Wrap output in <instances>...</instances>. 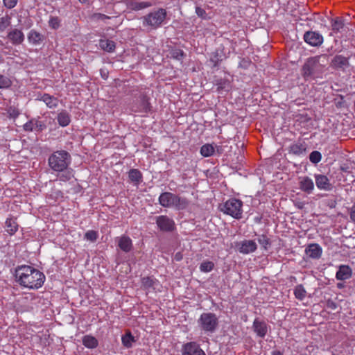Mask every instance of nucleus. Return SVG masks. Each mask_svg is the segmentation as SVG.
Returning a JSON list of instances; mask_svg holds the SVG:
<instances>
[{"label": "nucleus", "instance_id": "57", "mask_svg": "<svg viewBox=\"0 0 355 355\" xmlns=\"http://www.w3.org/2000/svg\"><path fill=\"white\" fill-rule=\"evenodd\" d=\"M337 286H338V288H342L343 287V284H341V283H338V284H337Z\"/></svg>", "mask_w": 355, "mask_h": 355}, {"label": "nucleus", "instance_id": "46", "mask_svg": "<svg viewBox=\"0 0 355 355\" xmlns=\"http://www.w3.org/2000/svg\"><path fill=\"white\" fill-rule=\"evenodd\" d=\"M10 118L15 119L19 115V110L15 106H10L7 110Z\"/></svg>", "mask_w": 355, "mask_h": 355}, {"label": "nucleus", "instance_id": "21", "mask_svg": "<svg viewBox=\"0 0 355 355\" xmlns=\"http://www.w3.org/2000/svg\"><path fill=\"white\" fill-rule=\"evenodd\" d=\"M173 193L171 192H164L161 193L159 197V202L164 207H173V203H174V198Z\"/></svg>", "mask_w": 355, "mask_h": 355}, {"label": "nucleus", "instance_id": "14", "mask_svg": "<svg viewBox=\"0 0 355 355\" xmlns=\"http://www.w3.org/2000/svg\"><path fill=\"white\" fill-rule=\"evenodd\" d=\"M252 328L257 336L263 338L268 333V326L265 321L256 318L253 322Z\"/></svg>", "mask_w": 355, "mask_h": 355}, {"label": "nucleus", "instance_id": "25", "mask_svg": "<svg viewBox=\"0 0 355 355\" xmlns=\"http://www.w3.org/2000/svg\"><path fill=\"white\" fill-rule=\"evenodd\" d=\"M100 48L107 52H113L116 48V44L114 41L107 39H101L99 41Z\"/></svg>", "mask_w": 355, "mask_h": 355}, {"label": "nucleus", "instance_id": "33", "mask_svg": "<svg viewBox=\"0 0 355 355\" xmlns=\"http://www.w3.org/2000/svg\"><path fill=\"white\" fill-rule=\"evenodd\" d=\"M215 153V148L212 144H205L200 148V153L203 157H210Z\"/></svg>", "mask_w": 355, "mask_h": 355}, {"label": "nucleus", "instance_id": "27", "mask_svg": "<svg viewBox=\"0 0 355 355\" xmlns=\"http://www.w3.org/2000/svg\"><path fill=\"white\" fill-rule=\"evenodd\" d=\"M344 26V19L341 17H336L335 18H332L331 20V30L335 33L340 32V30L343 28Z\"/></svg>", "mask_w": 355, "mask_h": 355}, {"label": "nucleus", "instance_id": "42", "mask_svg": "<svg viewBox=\"0 0 355 355\" xmlns=\"http://www.w3.org/2000/svg\"><path fill=\"white\" fill-rule=\"evenodd\" d=\"M61 172H62V173L58 175V176L60 180L66 182V181L69 180L71 178L72 174L70 171L67 169L64 171H61Z\"/></svg>", "mask_w": 355, "mask_h": 355}, {"label": "nucleus", "instance_id": "58", "mask_svg": "<svg viewBox=\"0 0 355 355\" xmlns=\"http://www.w3.org/2000/svg\"><path fill=\"white\" fill-rule=\"evenodd\" d=\"M81 3H86L87 0H79Z\"/></svg>", "mask_w": 355, "mask_h": 355}, {"label": "nucleus", "instance_id": "54", "mask_svg": "<svg viewBox=\"0 0 355 355\" xmlns=\"http://www.w3.org/2000/svg\"><path fill=\"white\" fill-rule=\"evenodd\" d=\"M223 151L222 147L216 146V152L218 154H221Z\"/></svg>", "mask_w": 355, "mask_h": 355}, {"label": "nucleus", "instance_id": "43", "mask_svg": "<svg viewBox=\"0 0 355 355\" xmlns=\"http://www.w3.org/2000/svg\"><path fill=\"white\" fill-rule=\"evenodd\" d=\"M10 25V19L9 17H1L0 19V31H5Z\"/></svg>", "mask_w": 355, "mask_h": 355}, {"label": "nucleus", "instance_id": "11", "mask_svg": "<svg viewBox=\"0 0 355 355\" xmlns=\"http://www.w3.org/2000/svg\"><path fill=\"white\" fill-rule=\"evenodd\" d=\"M305 42L312 46H320L323 43V37L316 31H309L304 34Z\"/></svg>", "mask_w": 355, "mask_h": 355}, {"label": "nucleus", "instance_id": "29", "mask_svg": "<svg viewBox=\"0 0 355 355\" xmlns=\"http://www.w3.org/2000/svg\"><path fill=\"white\" fill-rule=\"evenodd\" d=\"M18 224L16 221V219L12 218H9L6 221V232L10 235H13L18 230Z\"/></svg>", "mask_w": 355, "mask_h": 355}, {"label": "nucleus", "instance_id": "9", "mask_svg": "<svg viewBox=\"0 0 355 355\" xmlns=\"http://www.w3.org/2000/svg\"><path fill=\"white\" fill-rule=\"evenodd\" d=\"M236 250L242 254H247L255 252L257 249V245L253 240H247L236 242L235 243Z\"/></svg>", "mask_w": 355, "mask_h": 355}, {"label": "nucleus", "instance_id": "5", "mask_svg": "<svg viewBox=\"0 0 355 355\" xmlns=\"http://www.w3.org/2000/svg\"><path fill=\"white\" fill-rule=\"evenodd\" d=\"M166 15L167 12L165 9L159 8L144 17V25H148L154 28H157L164 22Z\"/></svg>", "mask_w": 355, "mask_h": 355}, {"label": "nucleus", "instance_id": "50", "mask_svg": "<svg viewBox=\"0 0 355 355\" xmlns=\"http://www.w3.org/2000/svg\"><path fill=\"white\" fill-rule=\"evenodd\" d=\"M24 129L26 131L34 130L33 119H31L28 122L26 123L24 125Z\"/></svg>", "mask_w": 355, "mask_h": 355}, {"label": "nucleus", "instance_id": "51", "mask_svg": "<svg viewBox=\"0 0 355 355\" xmlns=\"http://www.w3.org/2000/svg\"><path fill=\"white\" fill-rule=\"evenodd\" d=\"M94 17L98 20H105L107 19H110V17L101 13L95 14Z\"/></svg>", "mask_w": 355, "mask_h": 355}, {"label": "nucleus", "instance_id": "52", "mask_svg": "<svg viewBox=\"0 0 355 355\" xmlns=\"http://www.w3.org/2000/svg\"><path fill=\"white\" fill-rule=\"evenodd\" d=\"M349 216L351 220L355 223V203L353 205L352 207L351 208Z\"/></svg>", "mask_w": 355, "mask_h": 355}, {"label": "nucleus", "instance_id": "38", "mask_svg": "<svg viewBox=\"0 0 355 355\" xmlns=\"http://www.w3.org/2000/svg\"><path fill=\"white\" fill-rule=\"evenodd\" d=\"M11 85L12 81L8 77L0 74V89L8 88Z\"/></svg>", "mask_w": 355, "mask_h": 355}, {"label": "nucleus", "instance_id": "55", "mask_svg": "<svg viewBox=\"0 0 355 355\" xmlns=\"http://www.w3.org/2000/svg\"><path fill=\"white\" fill-rule=\"evenodd\" d=\"M272 355H283V354L280 351H274L272 352Z\"/></svg>", "mask_w": 355, "mask_h": 355}, {"label": "nucleus", "instance_id": "19", "mask_svg": "<svg viewBox=\"0 0 355 355\" xmlns=\"http://www.w3.org/2000/svg\"><path fill=\"white\" fill-rule=\"evenodd\" d=\"M352 275V270L347 265H341L339 266L338 270L336 272V277L338 280H346L349 279Z\"/></svg>", "mask_w": 355, "mask_h": 355}, {"label": "nucleus", "instance_id": "22", "mask_svg": "<svg viewBox=\"0 0 355 355\" xmlns=\"http://www.w3.org/2000/svg\"><path fill=\"white\" fill-rule=\"evenodd\" d=\"M152 3L149 1H141L139 2L134 0L128 1L127 3V7L128 9L132 10H140L152 6Z\"/></svg>", "mask_w": 355, "mask_h": 355}, {"label": "nucleus", "instance_id": "15", "mask_svg": "<svg viewBox=\"0 0 355 355\" xmlns=\"http://www.w3.org/2000/svg\"><path fill=\"white\" fill-rule=\"evenodd\" d=\"M322 252V248L317 243H311L305 249V254L310 258L318 259Z\"/></svg>", "mask_w": 355, "mask_h": 355}, {"label": "nucleus", "instance_id": "36", "mask_svg": "<svg viewBox=\"0 0 355 355\" xmlns=\"http://www.w3.org/2000/svg\"><path fill=\"white\" fill-rule=\"evenodd\" d=\"M214 263L211 261H205L201 263L200 269L202 272H208L214 269Z\"/></svg>", "mask_w": 355, "mask_h": 355}, {"label": "nucleus", "instance_id": "2", "mask_svg": "<svg viewBox=\"0 0 355 355\" xmlns=\"http://www.w3.org/2000/svg\"><path fill=\"white\" fill-rule=\"evenodd\" d=\"M328 63V56L321 54L309 58L301 69V74L305 80L321 78Z\"/></svg>", "mask_w": 355, "mask_h": 355}, {"label": "nucleus", "instance_id": "45", "mask_svg": "<svg viewBox=\"0 0 355 355\" xmlns=\"http://www.w3.org/2000/svg\"><path fill=\"white\" fill-rule=\"evenodd\" d=\"M60 20L58 17H51L49 19V26L53 29H57L60 26Z\"/></svg>", "mask_w": 355, "mask_h": 355}, {"label": "nucleus", "instance_id": "28", "mask_svg": "<svg viewBox=\"0 0 355 355\" xmlns=\"http://www.w3.org/2000/svg\"><path fill=\"white\" fill-rule=\"evenodd\" d=\"M289 148L290 153L296 155H300L306 153V145L304 143H295L291 145Z\"/></svg>", "mask_w": 355, "mask_h": 355}, {"label": "nucleus", "instance_id": "26", "mask_svg": "<svg viewBox=\"0 0 355 355\" xmlns=\"http://www.w3.org/2000/svg\"><path fill=\"white\" fill-rule=\"evenodd\" d=\"M58 124L60 126H67L71 122L70 114L66 110H62L57 116Z\"/></svg>", "mask_w": 355, "mask_h": 355}, {"label": "nucleus", "instance_id": "18", "mask_svg": "<svg viewBox=\"0 0 355 355\" xmlns=\"http://www.w3.org/2000/svg\"><path fill=\"white\" fill-rule=\"evenodd\" d=\"M7 37L14 45L21 44L24 40L22 31L16 28L11 30Z\"/></svg>", "mask_w": 355, "mask_h": 355}, {"label": "nucleus", "instance_id": "48", "mask_svg": "<svg viewBox=\"0 0 355 355\" xmlns=\"http://www.w3.org/2000/svg\"><path fill=\"white\" fill-rule=\"evenodd\" d=\"M17 1L18 0H3V4L8 9H11L17 5Z\"/></svg>", "mask_w": 355, "mask_h": 355}, {"label": "nucleus", "instance_id": "32", "mask_svg": "<svg viewBox=\"0 0 355 355\" xmlns=\"http://www.w3.org/2000/svg\"><path fill=\"white\" fill-rule=\"evenodd\" d=\"M158 281L153 277H144L141 279V285L145 289H155Z\"/></svg>", "mask_w": 355, "mask_h": 355}, {"label": "nucleus", "instance_id": "53", "mask_svg": "<svg viewBox=\"0 0 355 355\" xmlns=\"http://www.w3.org/2000/svg\"><path fill=\"white\" fill-rule=\"evenodd\" d=\"M175 259L176 261H180L182 259V256L180 255V253H177L175 256Z\"/></svg>", "mask_w": 355, "mask_h": 355}, {"label": "nucleus", "instance_id": "8", "mask_svg": "<svg viewBox=\"0 0 355 355\" xmlns=\"http://www.w3.org/2000/svg\"><path fill=\"white\" fill-rule=\"evenodd\" d=\"M156 224L162 232H171L175 229L174 220L166 215H161L155 218Z\"/></svg>", "mask_w": 355, "mask_h": 355}, {"label": "nucleus", "instance_id": "3", "mask_svg": "<svg viewBox=\"0 0 355 355\" xmlns=\"http://www.w3.org/2000/svg\"><path fill=\"white\" fill-rule=\"evenodd\" d=\"M71 156L64 150L53 153L48 159L49 167L54 171H64L71 164Z\"/></svg>", "mask_w": 355, "mask_h": 355}, {"label": "nucleus", "instance_id": "31", "mask_svg": "<svg viewBox=\"0 0 355 355\" xmlns=\"http://www.w3.org/2000/svg\"><path fill=\"white\" fill-rule=\"evenodd\" d=\"M121 341L123 345L126 348H130L133 343L136 341L130 330H127L125 334L122 336Z\"/></svg>", "mask_w": 355, "mask_h": 355}, {"label": "nucleus", "instance_id": "7", "mask_svg": "<svg viewBox=\"0 0 355 355\" xmlns=\"http://www.w3.org/2000/svg\"><path fill=\"white\" fill-rule=\"evenodd\" d=\"M200 328L209 332H214L218 324V320L216 315L212 313H204L198 320Z\"/></svg>", "mask_w": 355, "mask_h": 355}, {"label": "nucleus", "instance_id": "41", "mask_svg": "<svg viewBox=\"0 0 355 355\" xmlns=\"http://www.w3.org/2000/svg\"><path fill=\"white\" fill-rule=\"evenodd\" d=\"M33 125L34 130L37 132H42L44 129L46 128V125L43 121L36 119H33Z\"/></svg>", "mask_w": 355, "mask_h": 355}, {"label": "nucleus", "instance_id": "23", "mask_svg": "<svg viewBox=\"0 0 355 355\" xmlns=\"http://www.w3.org/2000/svg\"><path fill=\"white\" fill-rule=\"evenodd\" d=\"M173 198L174 203H173V207H175L177 209H184L189 205V201L187 198L180 197L175 194H173Z\"/></svg>", "mask_w": 355, "mask_h": 355}, {"label": "nucleus", "instance_id": "44", "mask_svg": "<svg viewBox=\"0 0 355 355\" xmlns=\"http://www.w3.org/2000/svg\"><path fill=\"white\" fill-rule=\"evenodd\" d=\"M171 57L178 60H182L184 56V53L181 49H174L171 53Z\"/></svg>", "mask_w": 355, "mask_h": 355}, {"label": "nucleus", "instance_id": "30", "mask_svg": "<svg viewBox=\"0 0 355 355\" xmlns=\"http://www.w3.org/2000/svg\"><path fill=\"white\" fill-rule=\"evenodd\" d=\"M83 344L87 348L94 349L98 345V340L91 335H86L83 338Z\"/></svg>", "mask_w": 355, "mask_h": 355}, {"label": "nucleus", "instance_id": "13", "mask_svg": "<svg viewBox=\"0 0 355 355\" xmlns=\"http://www.w3.org/2000/svg\"><path fill=\"white\" fill-rule=\"evenodd\" d=\"M316 187L321 190L331 191L333 188L330 180L325 175L315 174L314 175Z\"/></svg>", "mask_w": 355, "mask_h": 355}, {"label": "nucleus", "instance_id": "16", "mask_svg": "<svg viewBox=\"0 0 355 355\" xmlns=\"http://www.w3.org/2000/svg\"><path fill=\"white\" fill-rule=\"evenodd\" d=\"M37 100L42 101L49 108H55L58 105V98L49 94H41L37 96Z\"/></svg>", "mask_w": 355, "mask_h": 355}, {"label": "nucleus", "instance_id": "24", "mask_svg": "<svg viewBox=\"0 0 355 355\" xmlns=\"http://www.w3.org/2000/svg\"><path fill=\"white\" fill-rule=\"evenodd\" d=\"M128 178L135 185H138L142 182L143 175L139 170L133 168L128 172Z\"/></svg>", "mask_w": 355, "mask_h": 355}, {"label": "nucleus", "instance_id": "4", "mask_svg": "<svg viewBox=\"0 0 355 355\" xmlns=\"http://www.w3.org/2000/svg\"><path fill=\"white\" fill-rule=\"evenodd\" d=\"M242 207L243 202L241 200L230 198L221 206L220 210L225 214L240 219L242 218Z\"/></svg>", "mask_w": 355, "mask_h": 355}, {"label": "nucleus", "instance_id": "39", "mask_svg": "<svg viewBox=\"0 0 355 355\" xmlns=\"http://www.w3.org/2000/svg\"><path fill=\"white\" fill-rule=\"evenodd\" d=\"M98 237V234L94 230H89L85 234V239L92 242H95Z\"/></svg>", "mask_w": 355, "mask_h": 355}, {"label": "nucleus", "instance_id": "20", "mask_svg": "<svg viewBox=\"0 0 355 355\" xmlns=\"http://www.w3.org/2000/svg\"><path fill=\"white\" fill-rule=\"evenodd\" d=\"M299 185L300 189L307 193H312L313 190L314 189V184L313 180L307 176L300 178Z\"/></svg>", "mask_w": 355, "mask_h": 355}, {"label": "nucleus", "instance_id": "37", "mask_svg": "<svg viewBox=\"0 0 355 355\" xmlns=\"http://www.w3.org/2000/svg\"><path fill=\"white\" fill-rule=\"evenodd\" d=\"M259 243L263 246L265 250L268 249V247L271 245L270 239L265 234H261L258 237Z\"/></svg>", "mask_w": 355, "mask_h": 355}, {"label": "nucleus", "instance_id": "1", "mask_svg": "<svg viewBox=\"0 0 355 355\" xmlns=\"http://www.w3.org/2000/svg\"><path fill=\"white\" fill-rule=\"evenodd\" d=\"M15 276L20 286L29 289L41 288L45 281L43 272L28 265L18 266L15 270Z\"/></svg>", "mask_w": 355, "mask_h": 355}, {"label": "nucleus", "instance_id": "56", "mask_svg": "<svg viewBox=\"0 0 355 355\" xmlns=\"http://www.w3.org/2000/svg\"><path fill=\"white\" fill-rule=\"evenodd\" d=\"M218 86V89H223V88H225V86H223V85L221 84H217Z\"/></svg>", "mask_w": 355, "mask_h": 355}, {"label": "nucleus", "instance_id": "34", "mask_svg": "<svg viewBox=\"0 0 355 355\" xmlns=\"http://www.w3.org/2000/svg\"><path fill=\"white\" fill-rule=\"evenodd\" d=\"M293 293L295 297L300 300H303L306 295V291L302 284L295 286Z\"/></svg>", "mask_w": 355, "mask_h": 355}, {"label": "nucleus", "instance_id": "35", "mask_svg": "<svg viewBox=\"0 0 355 355\" xmlns=\"http://www.w3.org/2000/svg\"><path fill=\"white\" fill-rule=\"evenodd\" d=\"M28 40L30 42L37 44H39L40 42L42 40V36L40 33H37L35 31H31L28 35Z\"/></svg>", "mask_w": 355, "mask_h": 355}, {"label": "nucleus", "instance_id": "40", "mask_svg": "<svg viewBox=\"0 0 355 355\" xmlns=\"http://www.w3.org/2000/svg\"><path fill=\"white\" fill-rule=\"evenodd\" d=\"M322 158L321 153L319 151H313L309 155V159L313 164H318Z\"/></svg>", "mask_w": 355, "mask_h": 355}, {"label": "nucleus", "instance_id": "17", "mask_svg": "<svg viewBox=\"0 0 355 355\" xmlns=\"http://www.w3.org/2000/svg\"><path fill=\"white\" fill-rule=\"evenodd\" d=\"M117 241L119 248L125 252H130L133 249L132 240L126 235L117 238Z\"/></svg>", "mask_w": 355, "mask_h": 355}, {"label": "nucleus", "instance_id": "12", "mask_svg": "<svg viewBox=\"0 0 355 355\" xmlns=\"http://www.w3.org/2000/svg\"><path fill=\"white\" fill-rule=\"evenodd\" d=\"M331 66L335 69L344 71L349 66V58L342 55H336L331 60Z\"/></svg>", "mask_w": 355, "mask_h": 355}, {"label": "nucleus", "instance_id": "47", "mask_svg": "<svg viewBox=\"0 0 355 355\" xmlns=\"http://www.w3.org/2000/svg\"><path fill=\"white\" fill-rule=\"evenodd\" d=\"M196 13L199 17L202 18V19H208L206 11L201 7H196Z\"/></svg>", "mask_w": 355, "mask_h": 355}, {"label": "nucleus", "instance_id": "49", "mask_svg": "<svg viewBox=\"0 0 355 355\" xmlns=\"http://www.w3.org/2000/svg\"><path fill=\"white\" fill-rule=\"evenodd\" d=\"M326 306L331 310H335L337 308V304L334 300L329 299L326 302Z\"/></svg>", "mask_w": 355, "mask_h": 355}, {"label": "nucleus", "instance_id": "10", "mask_svg": "<svg viewBox=\"0 0 355 355\" xmlns=\"http://www.w3.org/2000/svg\"><path fill=\"white\" fill-rule=\"evenodd\" d=\"M181 352L182 355H206L200 345L195 341L184 344L182 347Z\"/></svg>", "mask_w": 355, "mask_h": 355}, {"label": "nucleus", "instance_id": "6", "mask_svg": "<svg viewBox=\"0 0 355 355\" xmlns=\"http://www.w3.org/2000/svg\"><path fill=\"white\" fill-rule=\"evenodd\" d=\"M149 101L150 98L146 94H141L133 103L131 107L132 111L141 114L142 116L151 112L152 106Z\"/></svg>", "mask_w": 355, "mask_h": 355}]
</instances>
